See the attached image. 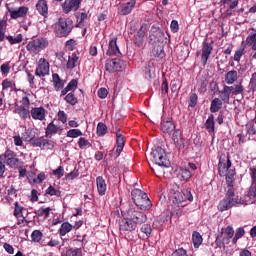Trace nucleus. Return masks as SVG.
I'll return each instance as SVG.
<instances>
[{
	"mask_svg": "<svg viewBox=\"0 0 256 256\" xmlns=\"http://www.w3.org/2000/svg\"><path fill=\"white\" fill-rule=\"evenodd\" d=\"M122 213L124 218L120 221L119 229L120 233L124 235L133 233L137 229V225L147 223V215L137 208L130 207Z\"/></svg>",
	"mask_w": 256,
	"mask_h": 256,
	"instance_id": "nucleus-1",
	"label": "nucleus"
},
{
	"mask_svg": "<svg viewBox=\"0 0 256 256\" xmlns=\"http://www.w3.org/2000/svg\"><path fill=\"white\" fill-rule=\"evenodd\" d=\"M170 199L172 201V214L181 217L183 207L187 206V201H193V194L189 189H184L182 192L174 191Z\"/></svg>",
	"mask_w": 256,
	"mask_h": 256,
	"instance_id": "nucleus-2",
	"label": "nucleus"
},
{
	"mask_svg": "<svg viewBox=\"0 0 256 256\" xmlns=\"http://www.w3.org/2000/svg\"><path fill=\"white\" fill-rule=\"evenodd\" d=\"M131 197L133 203L136 205L138 209H141V211H149V209L153 207V203H151L149 196L141 189L136 188L132 190Z\"/></svg>",
	"mask_w": 256,
	"mask_h": 256,
	"instance_id": "nucleus-3",
	"label": "nucleus"
},
{
	"mask_svg": "<svg viewBox=\"0 0 256 256\" xmlns=\"http://www.w3.org/2000/svg\"><path fill=\"white\" fill-rule=\"evenodd\" d=\"M73 31V20L67 18H59L54 26V33L56 37H69Z\"/></svg>",
	"mask_w": 256,
	"mask_h": 256,
	"instance_id": "nucleus-4",
	"label": "nucleus"
},
{
	"mask_svg": "<svg viewBox=\"0 0 256 256\" xmlns=\"http://www.w3.org/2000/svg\"><path fill=\"white\" fill-rule=\"evenodd\" d=\"M151 159L155 165H159V167H171V162L167 159V154L165 153V149H162L160 146H157L152 149Z\"/></svg>",
	"mask_w": 256,
	"mask_h": 256,
	"instance_id": "nucleus-5",
	"label": "nucleus"
},
{
	"mask_svg": "<svg viewBox=\"0 0 256 256\" xmlns=\"http://www.w3.org/2000/svg\"><path fill=\"white\" fill-rule=\"evenodd\" d=\"M243 202L238 198H235V192L233 190H226V196L218 204L219 211H229L231 207L235 205H242Z\"/></svg>",
	"mask_w": 256,
	"mask_h": 256,
	"instance_id": "nucleus-6",
	"label": "nucleus"
},
{
	"mask_svg": "<svg viewBox=\"0 0 256 256\" xmlns=\"http://www.w3.org/2000/svg\"><path fill=\"white\" fill-rule=\"evenodd\" d=\"M233 235H235V230L233 226H227L226 228H222L220 234L217 235L215 244L216 247H225V245H229L231 243V239H233Z\"/></svg>",
	"mask_w": 256,
	"mask_h": 256,
	"instance_id": "nucleus-7",
	"label": "nucleus"
},
{
	"mask_svg": "<svg viewBox=\"0 0 256 256\" xmlns=\"http://www.w3.org/2000/svg\"><path fill=\"white\" fill-rule=\"evenodd\" d=\"M49 47V41L45 38H36L34 40H31L26 45L27 51L30 53H34L37 55V53H41L43 49H47Z\"/></svg>",
	"mask_w": 256,
	"mask_h": 256,
	"instance_id": "nucleus-8",
	"label": "nucleus"
},
{
	"mask_svg": "<svg viewBox=\"0 0 256 256\" xmlns=\"http://www.w3.org/2000/svg\"><path fill=\"white\" fill-rule=\"evenodd\" d=\"M0 159H3L8 167L11 169H17L21 161L17 158V153L11 149H7L0 155Z\"/></svg>",
	"mask_w": 256,
	"mask_h": 256,
	"instance_id": "nucleus-9",
	"label": "nucleus"
},
{
	"mask_svg": "<svg viewBox=\"0 0 256 256\" xmlns=\"http://www.w3.org/2000/svg\"><path fill=\"white\" fill-rule=\"evenodd\" d=\"M29 143L32 147H39L40 149H53L55 142L53 140L45 139V137H31Z\"/></svg>",
	"mask_w": 256,
	"mask_h": 256,
	"instance_id": "nucleus-10",
	"label": "nucleus"
},
{
	"mask_svg": "<svg viewBox=\"0 0 256 256\" xmlns=\"http://www.w3.org/2000/svg\"><path fill=\"white\" fill-rule=\"evenodd\" d=\"M231 165V156L229 154H221L218 163V173L220 177H225V175H227V171L231 169Z\"/></svg>",
	"mask_w": 256,
	"mask_h": 256,
	"instance_id": "nucleus-11",
	"label": "nucleus"
},
{
	"mask_svg": "<svg viewBox=\"0 0 256 256\" xmlns=\"http://www.w3.org/2000/svg\"><path fill=\"white\" fill-rule=\"evenodd\" d=\"M50 73L49 61L45 58H40L35 70L36 77H47Z\"/></svg>",
	"mask_w": 256,
	"mask_h": 256,
	"instance_id": "nucleus-12",
	"label": "nucleus"
},
{
	"mask_svg": "<svg viewBox=\"0 0 256 256\" xmlns=\"http://www.w3.org/2000/svg\"><path fill=\"white\" fill-rule=\"evenodd\" d=\"M81 3H83V0H65L62 3V11L65 15H69L71 11H79Z\"/></svg>",
	"mask_w": 256,
	"mask_h": 256,
	"instance_id": "nucleus-13",
	"label": "nucleus"
},
{
	"mask_svg": "<svg viewBox=\"0 0 256 256\" xmlns=\"http://www.w3.org/2000/svg\"><path fill=\"white\" fill-rule=\"evenodd\" d=\"M11 19H25L29 13V7L21 6L19 8H8Z\"/></svg>",
	"mask_w": 256,
	"mask_h": 256,
	"instance_id": "nucleus-14",
	"label": "nucleus"
},
{
	"mask_svg": "<svg viewBox=\"0 0 256 256\" xmlns=\"http://www.w3.org/2000/svg\"><path fill=\"white\" fill-rule=\"evenodd\" d=\"M211 53H213V42H203L202 44V55H201V63L205 67L209 58L211 57Z\"/></svg>",
	"mask_w": 256,
	"mask_h": 256,
	"instance_id": "nucleus-15",
	"label": "nucleus"
},
{
	"mask_svg": "<svg viewBox=\"0 0 256 256\" xmlns=\"http://www.w3.org/2000/svg\"><path fill=\"white\" fill-rule=\"evenodd\" d=\"M251 185L248 190V197L256 200V166L250 167Z\"/></svg>",
	"mask_w": 256,
	"mask_h": 256,
	"instance_id": "nucleus-16",
	"label": "nucleus"
},
{
	"mask_svg": "<svg viewBox=\"0 0 256 256\" xmlns=\"http://www.w3.org/2000/svg\"><path fill=\"white\" fill-rule=\"evenodd\" d=\"M73 243H75L76 245L78 243L80 248H69L68 250H66L65 256H83V250L81 249V247H84L85 240L74 239Z\"/></svg>",
	"mask_w": 256,
	"mask_h": 256,
	"instance_id": "nucleus-17",
	"label": "nucleus"
},
{
	"mask_svg": "<svg viewBox=\"0 0 256 256\" xmlns=\"http://www.w3.org/2000/svg\"><path fill=\"white\" fill-rule=\"evenodd\" d=\"M235 175H237V172H235V169L227 170L225 174L227 191L230 190L235 192Z\"/></svg>",
	"mask_w": 256,
	"mask_h": 256,
	"instance_id": "nucleus-18",
	"label": "nucleus"
},
{
	"mask_svg": "<svg viewBox=\"0 0 256 256\" xmlns=\"http://www.w3.org/2000/svg\"><path fill=\"white\" fill-rule=\"evenodd\" d=\"M105 69L108 73H115L117 71H121V60L120 59H112L107 60L105 64Z\"/></svg>",
	"mask_w": 256,
	"mask_h": 256,
	"instance_id": "nucleus-19",
	"label": "nucleus"
},
{
	"mask_svg": "<svg viewBox=\"0 0 256 256\" xmlns=\"http://www.w3.org/2000/svg\"><path fill=\"white\" fill-rule=\"evenodd\" d=\"M36 11H38L39 15L47 19L49 17V5L47 4V0H39L36 3Z\"/></svg>",
	"mask_w": 256,
	"mask_h": 256,
	"instance_id": "nucleus-20",
	"label": "nucleus"
},
{
	"mask_svg": "<svg viewBox=\"0 0 256 256\" xmlns=\"http://www.w3.org/2000/svg\"><path fill=\"white\" fill-rule=\"evenodd\" d=\"M135 5H137V0H130L129 2L122 4L119 7V15H130L135 9Z\"/></svg>",
	"mask_w": 256,
	"mask_h": 256,
	"instance_id": "nucleus-21",
	"label": "nucleus"
},
{
	"mask_svg": "<svg viewBox=\"0 0 256 256\" xmlns=\"http://www.w3.org/2000/svg\"><path fill=\"white\" fill-rule=\"evenodd\" d=\"M59 131H63V128L55 125V121H51L46 127L45 137L51 139V137H53V135H57Z\"/></svg>",
	"mask_w": 256,
	"mask_h": 256,
	"instance_id": "nucleus-22",
	"label": "nucleus"
},
{
	"mask_svg": "<svg viewBox=\"0 0 256 256\" xmlns=\"http://www.w3.org/2000/svg\"><path fill=\"white\" fill-rule=\"evenodd\" d=\"M30 114L32 119H34V121H44L45 119V108L43 107H34L30 110Z\"/></svg>",
	"mask_w": 256,
	"mask_h": 256,
	"instance_id": "nucleus-23",
	"label": "nucleus"
},
{
	"mask_svg": "<svg viewBox=\"0 0 256 256\" xmlns=\"http://www.w3.org/2000/svg\"><path fill=\"white\" fill-rule=\"evenodd\" d=\"M106 55H108L109 57H113V55H121V51H119V46H117V37H114L109 41Z\"/></svg>",
	"mask_w": 256,
	"mask_h": 256,
	"instance_id": "nucleus-24",
	"label": "nucleus"
},
{
	"mask_svg": "<svg viewBox=\"0 0 256 256\" xmlns=\"http://www.w3.org/2000/svg\"><path fill=\"white\" fill-rule=\"evenodd\" d=\"M96 187L98 191V195L103 197L105 193H107V182L105 181V178L103 176H98L96 178Z\"/></svg>",
	"mask_w": 256,
	"mask_h": 256,
	"instance_id": "nucleus-25",
	"label": "nucleus"
},
{
	"mask_svg": "<svg viewBox=\"0 0 256 256\" xmlns=\"http://www.w3.org/2000/svg\"><path fill=\"white\" fill-rule=\"evenodd\" d=\"M237 79H239V73L237 70H230L224 76L226 85H234Z\"/></svg>",
	"mask_w": 256,
	"mask_h": 256,
	"instance_id": "nucleus-26",
	"label": "nucleus"
},
{
	"mask_svg": "<svg viewBox=\"0 0 256 256\" xmlns=\"http://www.w3.org/2000/svg\"><path fill=\"white\" fill-rule=\"evenodd\" d=\"M160 129L162 132L171 135L173 131H175V122L172 120H163L160 125Z\"/></svg>",
	"mask_w": 256,
	"mask_h": 256,
	"instance_id": "nucleus-27",
	"label": "nucleus"
},
{
	"mask_svg": "<svg viewBox=\"0 0 256 256\" xmlns=\"http://www.w3.org/2000/svg\"><path fill=\"white\" fill-rule=\"evenodd\" d=\"M172 140L174 141L178 149H183V147H185V140L183 139V134L181 133V130L174 131L172 135Z\"/></svg>",
	"mask_w": 256,
	"mask_h": 256,
	"instance_id": "nucleus-28",
	"label": "nucleus"
},
{
	"mask_svg": "<svg viewBox=\"0 0 256 256\" xmlns=\"http://www.w3.org/2000/svg\"><path fill=\"white\" fill-rule=\"evenodd\" d=\"M125 147V136L123 134L117 132L116 133V153L121 155L123 148Z\"/></svg>",
	"mask_w": 256,
	"mask_h": 256,
	"instance_id": "nucleus-29",
	"label": "nucleus"
},
{
	"mask_svg": "<svg viewBox=\"0 0 256 256\" xmlns=\"http://www.w3.org/2000/svg\"><path fill=\"white\" fill-rule=\"evenodd\" d=\"M77 65H79V56H77L76 53H72V55L68 57V61L66 63V69H69L71 71L75 69Z\"/></svg>",
	"mask_w": 256,
	"mask_h": 256,
	"instance_id": "nucleus-30",
	"label": "nucleus"
},
{
	"mask_svg": "<svg viewBox=\"0 0 256 256\" xmlns=\"http://www.w3.org/2000/svg\"><path fill=\"white\" fill-rule=\"evenodd\" d=\"M228 90L230 91V95H243L245 87H243V83L240 82L239 84L228 86Z\"/></svg>",
	"mask_w": 256,
	"mask_h": 256,
	"instance_id": "nucleus-31",
	"label": "nucleus"
},
{
	"mask_svg": "<svg viewBox=\"0 0 256 256\" xmlns=\"http://www.w3.org/2000/svg\"><path fill=\"white\" fill-rule=\"evenodd\" d=\"M252 31L246 38V45L252 48V51H256V30L251 28Z\"/></svg>",
	"mask_w": 256,
	"mask_h": 256,
	"instance_id": "nucleus-32",
	"label": "nucleus"
},
{
	"mask_svg": "<svg viewBox=\"0 0 256 256\" xmlns=\"http://www.w3.org/2000/svg\"><path fill=\"white\" fill-rule=\"evenodd\" d=\"M204 127L206 131H208L210 134L215 133V116L213 114H210L208 119L206 120Z\"/></svg>",
	"mask_w": 256,
	"mask_h": 256,
	"instance_id": "nucleus-33",
	"label": "nucleus"
},
{
	"mask_svg": "<svg viewBox=\"0 0 256 256\" xmlns=\"http://www.w3.org/2000/svg\"><path fill=\"white\" fill-rule=\"evenodd\" d=\"M71 231H73V225L69 222H64L61 224L58 233L60 237H65V235H67V233H71Z\"/></svg>",
	"mask_w": 256,
	"mask_h": 256,
	"instance_id": "nucleus-34",
	"label": "nucleus"
},
{
	"mask_svg": "<svg viewBox=\"0 0 256 256\" xmlns=\"http://www.w3.org/2000/svg\"><path fill=\"white\" fill-rule=\"evenodd\" d=\"M52 81L56 91H61L65 87V82L61 80V77L57 73L52 75Z\"/></svg>",
	"mask_w": 256,
	"mask_h": 256,
	"instance_id": "nucleus-35",
	"label": "nucleus"
},
{
	"mask_svg": "<svg viewBox=\"0 0 256 256\" xmlns=\"http://www.w3.org/2000/svg\"><path fill=\"white\" fill-rule=\"evenodd\" d=\"M17 91V85L13 80L4 79L2 81V90L3 91Z\"/></svg>",
	"mask_w": 256,
	"mask_h": 256,
	"instance_id": "nucleus-36",
	"label": "nucleus"
},
{
	"mask_svg": "<svg viewBox=\"0 0 256 256\" xmlns=\"http://www.w3.org/2000/svg\"><path fill=\"white\" fill-rule=\"evenodd\" d=\"M152 55L158 61H161V59H163V57H165V50L163 49V47L161 45H156V46H154V48L152 50Z\"/></svg>",
	"mask_w": 256,
	"mask_h": 256,
	"instance_id": "nucleus-37",
	"label": "nucleus"
},
{
	"mask_svg": "<svg viewBox=\"0 0 256 256\" xmlns=\"http://www.w3.org/2000/svg\"><path fill=\"white\" fill-rule=\"evenodd\" d=\"M192 241L195 249H199V247H201V244L203 243V236H201V233L194 231L192 233Z\"/></svg>",
	"mask_w": 256,
	"mask_h": 256,
	"instance_id": "nucleus-38",
	"label": "nucleus"
},
{
	"mask_svg": "<svg viewBox=\"0 0 256 256\" xmlns=\"http://www.w3.org/2000/svg\"><path fill=\"white\" fill-rule=\"evenodd\" d=\"M221 107H223V100L214 98L211 102L210 111L211 113H217Z\"/></svg>",
	"mask_w": 256,
	"mask_h": 256,
	"instance_id": "nucleus-39",
	"label": "nucleus"
},
{
	"mask_svg": "<svg viewBox=\"0 0 256 256\" xmlns=\"http://www.w3.org/2000/svg\"><path fill=\"white\" fill-rule=\"evenodd\" d=\"M16 113L23 119V121H27V117L31 118V116H29V108H25V106H18L16 108Z\"/></svg>",
	"mask_w": 256,
	"mask_h": 256,
	"instance_id": "nucleus-40",
	"label": "nucleus"
},
{
	"mask_svg": "<svg viewBox=\"0 0 256 256\" xmlns=\"http://www.w3.org/2000/svg\"><path fill=\"white\" fill-rule=\"evenodd\" d=\"M220 98L222 101H229L231 99V92L229 91V86L224 85L223 89L219 91Z\"/></svg>",
	"mask_w": 256,
	"mask_h": 256,
	"instance_id": "nucleus-41",
	"label": "nucleus"
},
{
	"mask_svg": "<svg viewBox=\"0 0 256 256\" xmlns=\"http://www.w3.org/2000/svg\"><path fill=\"white\" fill-rule=\"evenodd\" d=\"M96 133L98 137H105L107 135V125L103 122L97 124Z\"/></svg>",
	"mask_w": 256,
	"mask_h": 256,
	"instance_id": "nucleus-42",
	"label": "nucleus"
},
{
	"mask_svg": "<svg viewBox=\"0 0 256 256\" xmlns=\"http://www.w3.org/2000/svg\"><path fill=\"white\" fill-rule=\"evenodd\" d=\"M51 207H40L36 212L35 214L38 215V217H49V215H51Z\"/></svg>",
	"mask_w": 256,
	"mask_h": 256,
	"instance_id": "nucleus-43",
	"label": "nucleus"
},
{
	"mask_svg": "<svg viewBox=\"0 0 256 256\" xmlns=\"http://www.w3.org/2000/svg\"><path fill=\"white\" fill-rule=\"evenodd\" d=\"M244 235H245V229L243 227L237 228L236 233L232 239V244L237 245V242L239 241V239H241V237H243Z\"/></svg>",
	"mask_w": 256,
	"mask_h": 256,
	"instance_id": "nucleus-44",
	"label": "nucleus"
},
{
	"mask_svg": "<svg viewBox=\"0 0 256 256\" xmlns=\"http://www.w3.org/2000/svg\"><path fill=\"white\" fill-rule=\"evenodd\" d=\"M5 33H7V20H0V41H5Z\"/></svg>",
	"mask_w": 256,
	"mask_h": 256,
	"instance_id": "nucleus-45",
	"label": "nucleus"
},
{
	"mask_svg": "<svg viewBox=\"0 0 256 256\" xmlns=\"http://www.w3.org/2000/svg\"><path fill=\"white\" fill-rule=\"evenodd\" d=\"M45 195H49V197H61V191L60 190H57L55 189V187L53 186H49L46 191H45Z\"/></svg>",
	"mask_w": 256,
	"mask_h": 256,
	"instance_id": "nucleus-46",
	"label": "nucleus"
},
{
	"mask_svg": "<svg viewBox=\"0 0 256 256\" xmlns=\"http://www.w3.org/2000/svg\"><path fill=\"white\" fill-rule=\"evenodd\" d=\"M64 100L66 101V103H69V105H77L79 103V100L77 99V97H75V94L73 93H68Z\"/></svg>",
	"mask_w": 256,
	"mask_h": 256,
	"instance_id": "nucleus-47",
	"label": "nucleus"
},
{
	"mask_svg": "<svg viewBox=\"0 0 256 256\" xmlns=\"http://www.w3.org/2000/svg\"><path fill=\"white\" fill-rule=\"evenodd\" d=\"M223 5H227L228 9H236L239 6V0H221Z\"/></svg>",
	"mask_w": 256,
	"mask_h": 256,
	"instance_id": "nucleus-48",
	"label": "nucleus"
},
{
	"mask_svg": "<svg viewBox=\"0 0 256 256\" xmlns=\"http://www.w3.org/2000/svg\"><path fill=\"white\" fill-rule=\"evenodd\" d=\"M83 136V132H81L79 129H70L67 132V137H70L71 139H77V137Z\"/></svg>",
	"mask_w": 256,
	"mask_h": 256,
	"instance_id": "nucleus-49",
	"label": "nucleus"
},
{
	"mask_svg": "<svg viewBox=\"0 0 256 256\" xmlns=\"http://www.w3.org/2000/svg\"><path fill=\"white\" fill-rule=\"evenodd\" d=\"M31 239L34 243H39L43 239V233L40 230H34L31 234Z\"/></svg>",
	"mask_w": 256,
	"mask_h": 256,
	"instance_id": "nucleus-50",
	"label": "nucleus"
},
{
	"mask_svg": "<svg viewBox=\"0 0 256 256\" xmlns=\"http://www.w3.org/2000/svg\"><path fill=\"white\" fill-rule=\"evenodd\" d=\"M25 211V207H23L21 204H19V202H15L14 203V217H19V215H21V213H23Z\"/></svg>",
	"mask_w": 256,
	"mask_h": 256,
	"instance_id": "nucleus-51",
	"label": "nucleus"
},
{
	"mask_svg": "<svg viewBox=\"0 0 256 256\" xmlns=\"http://www.w3.org/2000/svg\"><path fill=\"white\" fill-rule=\"evenodd\" d=\"M78 147H80L81 149H87V147H92V144L86 138L81 137L78 140Z\"/></svg>",
	"mask_w": 256,
	"mask_h": 256,
	"instance_id": "nucleus-52",
	"label": "nucleus"
},
{
	"mask_svg": "<svg viewBox=\"0 0 256 256\" xmlns=\"http://www.w3.org/2000/svg\"><path fill=\"white\" fill-rule=\"evenodd\" d=\"M180 175H181V179L183 181H189V178L192 177L193 174L191 173V171L189 169L183 168L180 171Z\"/></svg>",
	"mask_w": 256,
	"mask_h": 256,
	"instance_id": "nucleus-53",
	"label": "nucleus"
},
{
	"mask_svg": "<svg viewBox=\"0 0 256 256\" xmlns=\"http://www.w3.org/2000/svg\"><path fill=\"white\" fill-rule=\"evenodd\" d=\"M248 89H250V91L253 93L256 91V72H254L250 78Z\"/></svg>",
	"mask_w": 256,
	"mask_h": 256,
	"instance_id": "nucleus-54",
	"label": "nucleus"
},
{
	"mask_svg": "<svg viewBox=\"0 0 256 256\" xmlns=\"http://www.w3.org/2000/svg\"><path fill=\"white\" fill-rule=\"evenodd\" d=\"M6 39L9 41L10 45H17V43H21V41H23V36L21 34L16 38H13V36H6Z\"/></svg>",
	"mask_w": 256,
	"mask_h": 256,
	"instance_id": "nucleus-55",
	"label": "nucleus"
},
{
	"mask_svg": "<svg viewBox=\"0 0 256 256\" xmlns=\"http://www.w3.org/2000/svg\"><path fill=\"white\" fill-rule=\"evenodd\" d=\"M141 233L146 234V237H151V233L153 232V229L151 228V224H144L140 228Z\"/></svg>",
	"mask_w": 256,
	"mask_h": 256,
	"instance_id": "nucleus-56",
	"label": "nucleus"
},
{
	"mask_svg": "<svg viewBox=\"0 0 256 256\" xmlns=\"http://www.w3.org/2000/svg\"><path fill=\"white\" fill-rule=\"evenodd\" d=\"M197 101H199V96H197V93H191L189 98V107H197Z\"/></svg>",
	"mask_w": 256,
	"mask_h": 256,
	"instance_id": "nucleus-57",
	"label": "nucleus"
},
{
	"mask_svg": "<svg viewBox=\"0 0 256 256\" xmlns=\"http://www.w3.org/2000/svg\"><path fill=\"white\" fill-rule=\"evenodd\" d=\"M76 177H79V169L77 168H74L72 172L65 175V179L67 181H73V179H76Z\"/></svg>",
	"mask_w": 256,
	"mask_h": 256,
	"instance_id": "nucleus-58",
	"label": "nucleus"
},
{
	"mask_svg": "<svg viewBox=\"0 0 256 256\" xmlns=\"http://www.w3.org/2000/svg\"><path fill=\"white\" fill-rule=\"evenodd\" d=\"M0 71L2 75H9L11 71V65L9 62H6L0 66Z\"/></svg>",
	"mask_w": 256,
	"mask_h": 256,
	"instance_id": "nucleus-59",
	"label": "nucleus"
},
{
	"mask_svg": "<svg viewBox=\"0 0 256 256\" xmlns=\"http://www.w3.org/2000/svg\"><path fill=\"white\" fill-rule=\"evenodd\" d=\"M52 173L55 177H57V179H61V177L65 175V169L63 166H59L57 169L53 170Z\"/></svg>",
	"mask_w": 256,
	"mask_h": 256,
	"instance_id": "nucleus-60",
	"label": "nucleus"
},
{
	"mask_svg": "<svg viewBox=\"0 0 256 256\" xmlns=\"http://www.w3.org/2000/svg\"><path fill=\"white\" fill-rule=\"evenodd\" d=\"M87 17H88L87 13L82 12L80 14V17L78 18V23L76 24V27H80V28L84 27L85 24L83 23H85V19H87Z\"/></svg>",
	"mask_w": 256,
	"mask_h": 256,
	"instance_id": "nucleus-61",
	"label": "nucleus"
},
{
	"mask_svg": "<svg viewBox=\"0 0 256 256\" xmlns=\"http://www.w3.org/2000/svg\"><path fill=\"white\" fill-rule=\"evenodd\" d=\"M57 118H58V121H60L61 123L63 124L67 123V113H65V111L60 110L57 113Z\"/></svg>",
	"mask_w": 256,
	"mask_h": 256,
	"instance_id": "nucleus-62",
	"label": "nucleus"
},
{
	"mask_svg": "<svg viewBox=\"0 0 256 256\" xmlns=\"http://www.w3.org/2000/svg\"><path fill=\"white\" fill-rule=\"evenodd\" d=\"M77 85H79V81H77V79H72L66 87L70 91H75L77 89Z\"/></svg>",
	"mask_w": 256,
	"mask_h": 256,
	"instance_id": "nucleus-63",
	"label": "nucleus"
},
{
	"mask_svg": "<svg viewBox=\"0 0 256 256\" xmlns=\"http://www.w3.org/2000/svg\"><path fill=\"white\" fill-rule=\"evenodd\" d=\"M172 256H188L187 250L179 248L172 253Z\"/></svg>",
	"mask_w": 256,
	"mask_h": 256,
	"instance_id": "nucleus-64",
	"label": "nucleus"
}]
</instances>
